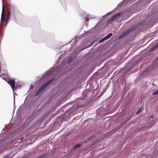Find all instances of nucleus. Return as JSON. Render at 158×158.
<instances>
[{
	"instance_id": "6",
	"label": "nucleus",
	"mask_w": 158,
	"mask_h": 158,
	"mask_svg": "<svg viewBox=\"0 0 158 158\" xmlns=\"http://www.w3.org/2000/svg\"><path fill=\"white\" fill-rule=\"evenodd\" d=\"M10 13H8V15L6 16V23L5 24V27L6 26V25L8 23L10 19Z\"/></svg>"
},
{
	"instance_id": "10",
	"label": "nucleus",
	"mask_w": 158,
	"mask_h": 158,
	"mask_svg": "<svg viewBox=\"0 0 158 158\" xmlns=\"http://www.w3.org/2000/svg\"><path fill=\"white\" fill-rule=\"evenodd\" d=\"M107 39L106 38V37H105L102 38V39L101 40L99 41V43H101V42L105 41L106 40H107Z\"/></svg>"
},
{
	"instance_id": "1",
	"label": "nucleus",
	"mask_w": 158,
	"mask_h": 158,
	"mask_svg": "<svg viewBox=\"0 0 158 158\" xmlns=\"http://www.w3.org/2000/svg\"><path fill=\"white\" fill-rule=\"evenodd\" d=\"M52 79H51L44 84L41 86L36 92L35 96L38 95L40 94L41 92L49 85L52 81Z\"/></svg>"
},
{
	"instance_id": "12",
	"label": "nucleus",
	"mask_w": 158,
	"mask_h": 158,
	"mask_svg": "<svg viewBox=\"0 0 158 158\" xmlns=\"http://www.w3.org/2000/svg\"><path fill=\"white\" fill-rule=\"evenodd\" d=\"M157 94H158V90L155 91V92L153 93L152 94V95H157Z\"/></svg>"
},
{
	"instance_id": "5",
	"label": "nucleus",
	"mask_w": 158,
	"mask_h": 158,
	"mask_svg": "<svg viewBox=\"0 0 158 158\" xmlns=\"http://www.w3.org/2000/svg\"><path fill=\"white\" fill-rule=\"evenodd\" d=\"M4 7L3 5H2V16L1 19V21H3L4 20V19L5 18V15L4 14Z\"/></svg>"
},
{
	"instance_id": "11",
	"label": "nucleus",
	"mask_w": 158,
	"mask_h": 158,
	"mask_svg": "<svg viewBox=\"0 0 158 158\" xmlns=\"http://www.w3.org/2000/svg\"><path fill=\"white\" fill-rule=\"evenodd\" d=\"M81 144H78L76 145L73 148V149L74 150L76 149L77 148L79 147L80 146Z\"/></svg>"
},
{
	"instance_id": "14",
	"label": "nucleus",
	"mask_w": 158,
	"mask_h": 158,
	"mask_svg": "<svg viewBox=\"0 0 158 158\" xmlns=\"http://www.w3.org/2000/svg\"><path fill=\"white\" fill-rule=\"evenodd\" d=\"M33 87V86H32V85L30 87V89H32Z\"/></svg>"
},
{
	"instance_id": "7",
	"label": "nucleus",
	"mask_w": 158,
	"mask_h": 158,
	"mask_svg": "<svg viewBox=\"0 0 158 158\" xmlns=\"http://www.w3.org/2000/svg\"><path fill=\"white\" fill-rule=\"evenodd\" d=\"M143 110V108L142 107H140V108H139L138 111H137L136 114H140L141 112Z\"/></svg>"
},
{
	"instance_id": "9",
	"label": "nucleus",
	"mask_w": 158,
	"mask_h": 158,
	"mask_svg": "<svg viewBox=\"0 0 158 158\" xmlns=\"http://www.w3.org/2000/svg\"><path fill=\"white\" fill-rule=\"evenodd\" d=\"M112 34H113L112 33H110L108 34L106 36L107 39L110 38L112 35Z\"/></svg>"
},
{
	"instance_id": "8",
	"label": "nucleus",
	"mask_w": 158,
	"mask_h": 158,
	"mask_svg": "<svg viewBox=\"0 0 158 158\" xmlns=\"http://www.w3.org/2000/svg\"><path fill=\"white\" fill-rule=\"evenodd\" d=\"M158 47V43L154 46L152 48L151 50V51H153L155 50L156 48Z\"/></svg>"
},
{
	"instance_id": "16",
	"label": "nucleus",
	"mask_w": 158,
	"mask_h": 158,
	"mask_svg": "<svg viewBox=\"0 0 158 158\" xmlns=\"http://www.w3.org/2000/svg\"><path fill=\"white\" fill-rule=\"evenodd\" d=\"M157 150H158V149H157Z\"/></svg>"
},
{
	"instance_id": "13",
	"label": "nucleus",
	"mask_w": 158,
	"mask_h": 158,
	"mask_svg": "<svg viewBox=\"0 0 158 158\" xmlns=\"http://www.w3.org/2000/svg\"><path fill=\"white\" fill-rule=\"evenodd\" d=\"M89 17H86L85 18V21L87 22L89 21Z\"/></svg>"
},
{
	"instance_id": "3",
	"label": "nucleus",
	"mask_w": 158,
	"mask_h": 158,
	"mask_svg": "<svg viewBox=\"0 0 158 158\" xmlns=\"http://www.w3.org/2000/svg\"><path fill=\"white\" fill-rule=\"evenodd\" d=\"M122 14L120 13H118L117 14L114 15L112 16L108 20V23L110 22L111 21H113L117 17L120 16Z\"/></svg>"
},
{
	"instance_id": "15",
	"label": "nucleus",
	"mask_w": 158,
	"mask_h": 158,
	"mask_svg": "<svg viewBox=\"0 0 158 158\" xmlns=\"http://www.w3.org/2000/svg\"><path fill=\"white\" fill-rule=\"evenodd\" d=\"M131 117H130L129 118L128 120H127V121H128V120H130L131 119Z\"/></svg>"
},
{
	"instance_id": "4",
	"label": "nucleus",
	"mask_w": 158,
	"mask_h": 158,
	"mask_svg": "<svg viewBox=\"0 0 158 158\" xmlns=\"http://www.w3.org/2000/svg\"><path fill=\"white\" fill-rule=\"evenodd\" d=\"M8 13L10 14L12 13L14 14L15 12V9L14 7L11 6H9L8 7Z\"/></svg>"
},
{
	"instance_id": "2",
	"label": "nucleus",
	"mask_w": 158,
	"mask_h": 158,
	"mask_svg": "<svg viewBox=\"0 0 158 158\" xmlns=\"http://www.w3.org/2000/svg\"><path fill=\"white\" fill-rule=\"evenodd\" d=\"M9 84L11 86L13 90L14 89L15 87V81L13 79H8L6 80Z\"/></svg>"
}]
</instances>
